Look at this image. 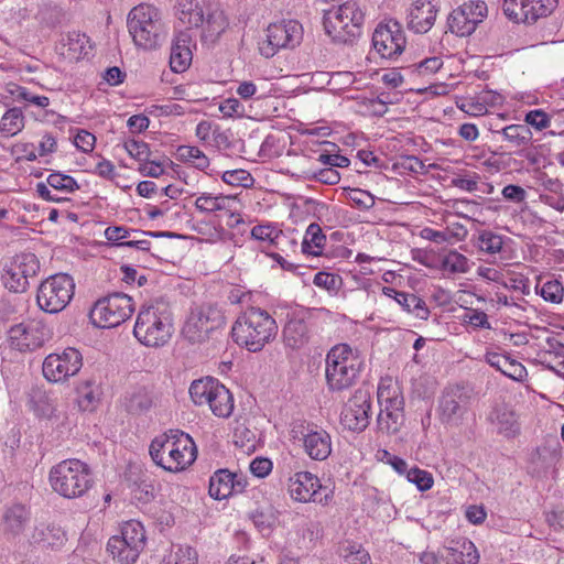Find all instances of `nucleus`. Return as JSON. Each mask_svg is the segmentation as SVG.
Here are the masks:
<instances>
[{
	"mask_svg": "<svg viewBox=\"0 0 564 564\" xmlns=\"http://www.w3.org/2000/svg\"><path fill=\"white\" fill-rule=\"evenodd\" d=\"M278 334L275 319L260 307H249L241 313L231 328L235 343L249 351L257 352Z\"/></svg>",
	"mask_w": 564,
	"mask_h": 564,
	"instance_id": "nucleus-1",
	"label": "nucleus"
},
{
	"mask_svg": "<svg viewBox=\"0 0 564 564\" xmlns=\"http://www.w3.org/2000/svg\"><path fill=\"white\" fill-rule=\"evenodd\" d=\"M149 453L158 466L176 473L195 462L197 449L188 434L171 430L151 442Z\"/></svg>",
	"mask_w": 564,
	"mask_h": 564,
	"instance_id": "nucleus-2",
	"label": "nucleus"
},
{
	"mask_svg": "<svg viewBox=\"0 0 564 564\" xmlns=\"http://www.w3.org/2000/svg\"><path fill=\"white\" fill-rule=\"evenodd\" d=\"M172 334V312L165 303L155 302L139 311L133 335L142 345L162 347L170 340Z\"/></svg>",
	"mask_w": 564,
	"mask_h": 564,
	"instance_id": "nucleus-3",
	"label": "nucleus"
},
{
	"mask_svg": "<svg viewBox=\"0 0 564 564\" xmlns=\"http://www.w3.org/2000/svg\"><path fill=\"white\" fill-rule=\"evenodd\" d=\"M325 377L330 391H344L352 387L360 376L364 359L347 344H338L326 355Z\"/></svg>",
	"mask_w": 564,
	"mask_h": 564,
	"instance_id": "nucleus-4",
	"label": "nucleus"
},
{
	"mask_svg": "<svg viewBox=\"0 0 564 564\" xmlns=\"http://www.w3.org/2000/svg\"><path fill=\"white\" fill-rule=\"evenodd\" d=\"M52 489L67 499L83 497L93 486L88 466L79 459H65L50 470Z\"/></svg>",
	"mask_w": 564,
	"mask_h": 564,
	"instance_id": "nucleus-5",
	"label": "nucleus"
},
{
	"mask_svg": "<svg viewBox=\"0 0 564 564\" xmlns=\"http://www.w3.org/2000/svg\"><path fill=\"white\" fill-rule=\"evenodd\" d=\"M365 14L356 1H346L337 8L325 11V32L334 42L349 44L361 34Z\"/></svg>",
	"mask_w": 564,
	"mask_h": 564,
	"instance_id": "nucleus-6",
	"label": "nucleus"
},
{
	"mask_svg": "<svg viewBox=\"0 0 564 564\" xmlns=\"http://www.w3.org/2000/svg\"><path fill=\"white\" fill-rule=\"evenodd\" d=\"M127 24L134 44L143 50H154L165 39L164 24L152 6L134 7L128 14Z\"/></svg>",
	"mask_w": 564,
	"mask_h": 564,
	"instance_id": "nucleus-7",
	"label": "nucleus"
},
{
	"mask_svg": "<svg viewBox=\"0 0 564 564\" xmlns=\"http://www.w3.org/2000/svg\"><path fill=\"white\" fill-rule=\"evenodd\" d=\"M145 545V532L138 521L122 524L119 535H113L107 543V551L120 564H134Z\"/></svg>",
	"mask_w": 564,
	"mask_h": 564,
	"instance_id": "nucleus-8",
	"label": "nucleus"
},
{
	"mask_svg": "<svg viewBox=\"0 0 564 564\" xmlns=\"http://www.w3.org/2000/svg\"><path fill=\"white\" fill-rule=\"evenodd\" d=\"M75 283L70 275L58 273L43 281L36 295L41 310L55 314L62 312L74 296Z\"/></svg>",
	"mask_w": 564,
	"mask_h": 564,
	"instance_id": "nucleus-9",
	"label": "nucleus"
},
{
	"mask_svg": "<svg viewBox=\"0 0 564 564\" xmlns=\"http://www.w3.org/2000/svg\"><path fill=\"white\" fill-rule=\"evenodd\" d=\"M132 299L124 293H112L99 299L90 311V319L99 328H112L126 322L133 312Z\"/></svg>",
	"mask_w": 564,
	"mask_h": 564,
	"instance_id": "nucleus-10",
	"label": "nucleus"
},
{
	"mask_svg": "<svg viewBox=\"0 0 564 564\" xmlns=\"http://www.w3.org/2000/svg\"><path fill=\"white\" fill-rule=\"evenodd\" d=\"M225 324L223 312L215 305L205 304L193 308L182 328L183 337L191 344H200Z\"/></svg>",
	"mask_w": 564,
	"mask_h": 564,
	"instance_id": "nucleus-11",
	"label": "nucleus"
},
{
	"mask_svg": "<svg viewBox=\"0 0 564 564\" xmlns=\"http://www.w3.org/2000/svg\"><path fill=\"white\" fill-rule=\"evenodd\" d=\"M303 36V28L295 20H283L267 28L265 39L260 42L259 51L265 58L273 57L280 50L294 48Z\"/></svg>",
	"mask_w": 564,
	"mask_h": 564,
	"instance_id": "nucleus-12",
	"label": "nucleus"
},
{
	"mask_svg": "<svg viewBox=\"0 0 564 564\" xmlns=\"http://www.w3.org/2000/svg\"><path fill=\"white\" fill-rule=\"evenodd\" d=\"M470 401L469 389L459 384L447 387L438 400L440 420L451 426L460 425L469 410Z\"/></svg>",
	"mask_w": 564,
	"mask_h": 564,
	"instance_id": "nucleus-13",
	"label": "nucleus"
},
{
	"mask_svg": "<svg viewBox=\"0 0 564 564\" xmlns=\"http://www.w3.org/2000/svg\"><path fill=\"white\" fill-rule=\"evenodd\" d=\"M83 366L82 354L72 347L50 354L43 361V376L51 382H63L78 373Z\"/></svg>",
	"mask_w": 564,
	"mask_h": 564,
	"instance_id": "nucleus-14",
	"label": "nucleus"
},
{
	"mask_svg": "<svg viewBox=\"0 0 564 564\" xmlns=\"http://www.w3.org/2000/svg\"><path fill=\"white\" fill-rule=\"evenodd\" d=\"M558 0H503L502 11L513 22L533 24L547 17L557 6Z\"/></svg>",
	"mask_w": 564,
	"mask_h": 564,
	"instance_id": "nucleus-15",
	"label": "nucleus"
},
{
	"mask_svg": "<svg viewBox=\"0 0 564 564\" xmlns=\"http://www.w3.org/2000/svg\"><path fill=\"white\" fill-rule=\"evenodd\" d=\"M292 437L303 442L305 453L315 460H324L332 453L329 434L316 425L304 422L295 423L291 430Z\"/></svg>",
	"mask_w": 564,
	"mask_h": 564,
	"instance_id": "nucleus-16",
	"label": "nucleus"
},
{
	"mask_svg": "<svg viewBox=\"0 0 564 564\" xmlns=\"http://www.w3.org/2000/svg\"><path fill=\"white\" fill-rule=\"evenodd\" d=\"M487 14L484 1L464 2L448 15L447 24L452 33L459 36L470 35Z\"/></svg>",
	"mask_w": 564,
	"mask_h": 564,
	"instance_id": "nucleus-17",
	"label": "nucleus"
},
{
	"mask_svg": "<svg viewBox=\"0 0 564 564\" xmlns=\"http://www.w3.org/2000/svg\"><path fill=\"white\" fill-rule=\"evenodd\" d=\"M405 36L398 21L380 23L372 34V45L383 58H394L405 47Z\"/></svg>",
	"mask_w": 564,
	"mask_h": 564,
	"instance_id": "nucleus-18",
	"label": "nucleus"
},
{
	"mask_svg": "<svg viewBox=\"0 0 564 564\" xmlns=\"http://www.w3.org/2000/svg\"><path fill=\"white\" fill-rule=\"evenodd\" d=\"M371 397L368 390L358 389L345 404L341 414V424L354 432H361L369 425V411Z\"/></svg>",
	"mask_w": 564,
	"mask_h": 564,
	"instance_id": "nucleus-19",
	"label": "nucleus"
},
{
	"mask_svg": "<svg viewBox=\"0 0 564 564\" xmlns=\"http://www.w3.org/2000/svg\"><path fill=\"white\" fill-rule=\"evenodd\" d=\"M10 346L19 351H31L43 346L47 332L39 322L29 321L13 325L8 333Z\"/></svg>",
	"mask_w": 564,
	"mask_h": 564,
	"instance_id": "nucleus-20",
	"label": "nucleus"
},
{
	"mask_svg": "<svg viewBox=\"0 0 564 564\" xmlns=\"http://www.w3.org/2000/svg\"><path fill=\"white\" fill-rule=\"evenodd\" d=\"M160 394L152 384L130 387L122 397V406L131 415H143L160 404Z\"/></svg>",
	"mask_w": 564,
	"mask_h": 564,
	"instance_id": "nucleus-21",
	"label": "nucleus"
},
{
	"mask_svg": "<svg viewBox=\"0 0 564 564\" xmlns=\"http://www.w3.org/2000/svg\"><path fill=\"white\" fill-rule=\"evenodd\" d=\"M321 488L319 479L308 471L296 473L289 479L290 496L299 502H323L322 498H317L318 489Z\"/></svg>",
	"mask_w": 564,
	"mask_h": 564,
	"instance_id": "nucleus-22",
	"label": "nucleus"
},
{
	"mask_svg": "<svg viewBox=\"0 0 564 564\" xmlns=\"http://www.w3.org/2000/svg\"><path fill=\"white\" fill-rule=\"evenodd\" d=\"M437 15L436 7L429 0H416L408 14V28L415 33H426L432 29Z\"/></svg>",
	"mask_w": 564,
	"mask_h": 564,
	"instance_id": "nucleus-23",
	"label": "nucleus"
},
{
	"mask_svg": "<svg viewBox=\"0 0 564 564\" xmlns=\"http://www.w3.org/2000/svg\"><path fill=\"white\" fill-rule=\"evenodd\" d=\"M383 294L393 299L403 311L414 315L416 318L426 321L430 316V310L423 299L414 293L398 291L393 288L384 286Z\"/></svg>",
	"mask_w": 564,
	"mask_h": 564,
	"instance_id": "nucleus-24",
	"label": "nucleus"
},
{
	"mask_svg": "<svg viewBox=\"0 0 564 564\" xmlns=\"http://www.w3.org/2000/svg\"><path fill=\"white\" fill-rule=\"evenodd\" d=\"M192 36L188 31L178 32L171 46L170 66L174 73H183L188 68L192 62V51L189 44Z\"/></svg>",
	"mask_w": 564,
	"mask_h": 564,
	"instance_id": "nucleus-25",
	"label": "nucleus"
},
{
	"mask_svg": "<svg viewBox=\"0 0 564 564\" xmlns=\"http://www.w3.org/2000/svg\"><path fill=\"white\" fill-rule=\"evenodd\" d=\"M445 551L446 564H477L479 560L476 546L466 538L451 541Z\"/></svg>",
	"mask_w": 564,
	"mask_h": 564,
	"instance_id": "nucleus-26",
	"label": "nucleus"
},
{
	"mask_svg": "<svg viewBox=\"0 0 564 564\" xmlns=\"http://www.w3.org/2000/svg\"><path fill=\"white\" fill-rule=\"evenodd\" d=\"M237 205H239L238 199L236 196L230 195L214 196L209 193H203L195 200V207L200 213L224 212L225 214H230L231 216H235L234 212Z\"/></svg>",
	"mask_w": 564,
	"mask_h": 564,
	"instance_id": "nucleus-27",
	"label": "nucleus"
},
{
	"mask_svg": "<svg viewBox=\"0 0 564 564\" xmlns=\"http://www.w3.org/2000/svg\"><path fill=\"white\" fill-rule=\"evenodd\" d=\"M485 360L491 367L516 381H523L528 376L525 367L521 362L511 359L509 356L498 352H487L485 355Z\"/></svg>",
	"mask_w": 564,
	"mask_h": 564,
	"instance_id": "nucleus-28",
	"label": "nucleus"
},
{
	"mask_svg": "<svg viewBox=\"0 0 564 564\" xmlns=\"http://www.w3.org/2000/svg\"><path fill=\"white\" fill-rule=\"evenodd\" d=\"M227 26L228 20L224 11L209 9L204 15V24L199 26L202 28V41L205 43H215Z\"/></svg>",
	"mask_w": 564,
	"mask_h": 564,
	"instance_id": "nucleus-29",
	"label": "nucleus"
},
{
	"mask_svg": "<svg viewBox=\"0 0 564 564\" xmlns=\"http://www.w3.org/2000/svg\"><path fill=\"white\" fill-rule=\"evenodd\" d=\"M283 340L288 347H303L310 338L308 326L303 317L292 316L283 327Z\"/></svg>",
	"mask_w": 564,
	"mask_h": 564,
	"instance_id": "nucleus-30",
	"label": "nucleus"
},
{
	"mask_svg": "<svg viewBox=\"0 0 564 564\" xmlns=\"http://www.w3.org/2000/svg\"><path fill=\"white\" fill-rule=\"evenodd\" d=\"M65 541V532L57 525L39 523L34 527L30 543L43 547L59 546Z\"/></svg>",
	"mask_w": 564,
	"mask_h": 564,
	"instance_id": "nucleus-31",
	"label": "nucleus"
},
{
	"mask_svg": "<svg viewBox=\"0 0 564 564\" xmlns=\"http://www.w3.org/2000/svg\"><path fill=\"white\" fill-rule=\"evenodd\" d=\"M221 383L212 377L194 380L189 387V395L196 405L207 404L210 408V401L217 393V388H221Z\"/></svg>",
	"mask_w": 564,
	"mask_h": 564,
	"instance_id": "nucleus-32",
	"label": "nucleus"
},
{
	"mask_svg": "<svg viewBox=\"0 0 564 564\" xmlns=\"http://www.w3.org/2000/svg\"><path fill=\"white\" fill-rule=\"evenodd\" d=\"M236 474L228 469H218L209 479V495L216 500H223L235 491L234 479Z\"/></svg>",
	"mask_w": 564,
	"mask_h": 564,
	"instance_id": "nucleus-33",
	"label": "nucleus"
},
{
	"mask_svg": "<svg viewBox=\"0 0 564 564\" xmlns=\"http://www.w3.org/2000/svg\"><path fill=\"white\" fill-rule=\"evenodd\" d=\"M176 15L183 25L193 29L204 24L205 11L196 0H180Z\"/></svg>",
	"mask_w": 564,
	"mask_h": 564,
	"instance_id": "nucleus-34",
	"label": "nucleus"
},
{
	"mask_svg": "<svg viewBox=\"0 0 564 564\" xmlns=\"http://www.w3.org/2000/svg\"><path fill=\"white\" fill-rule=\"evenodd\" d=\"M377 398L381 406L380 411L404 412V400L397 387L380 383Z\"/></svg>",
	"mask_w": 564,
	"mask_h": 564,
	"instance_id": "nucleus-35",
	"label": "nucleus"
},
{
	"mask_svg": "<svg viewBox=\"0 0 564 564\" xmlns=\"http://www.w3.org/2000/svg\"><path fill=\"white\" fill-rule=\"evenodd\" d=\"M326 243V236L323 234L318 224H311L304 235L302 241V251L310 256H319Z\"/></svg>",
	"mask_w": 564,
	"mask_h": 564,
	"instance_id": "nucleus-36",
	"label": "nucleus"
},
{
	"mask_svg": "<svg viewBox=\"0 0 564 564\" xmlns=\"http://www.w3.org/2000/svg\"><path fill=\"white\" fill-rule=\"evenodd\" d=\"M78 405L83 411H94L100 401V389L94 381H85L77 388Z\"/></svg>",
	"mask_w": 564,
	"mask_h": 564,
	"instance_id": "nucleus-37",
	"label": "nucleus"
},
{
	"mask_svg": "<svg viewBox=\"0 0 564 564\" xmlns=\"http://www.w3.org/2000/svg\"><path fill=\"white\" fill-rule=\"evenodd\" d=\"M217 391L210 401L209 409L218 417H229L234 411L232 394L224 384L221 388H217Z\"/></svg>",
	"mask_w": 564,
	"mask_h": 564,
	"instance_id": "nucleus-38",
	"label": "nucleus"
},
{
	"mask_svg": "<svg viewBox=\"0 0 564 564\" xmlns=\"http://www.w3.org/2000/svg\"><path fill=\"white\" fill-rule=\"evenodd\" d=\"M500 133L505 140L514 147H527L532 141V132L527 124H510L502 128Z\"/></svg>",
	"mask_w": 564,
	"mask_h": 564,
	"instance_id": "nucleus-39",
	"label": "nucleus"
},
{
	"mask_svg": "<svg viewBox=\"0 0 564 564\" xmlns=\"http://www.w3.org/2000/svg\"><path fill=\"white\" fill-rule=\"evenodd\" d=\"M24 128L23 111L13 107L4 112L0 121V132L13 137Z\"/></svg>",
	"mask_w": 564,
	"mask_h": 564,
	"instance_id": "nucleus-40",
	"label": "nucleus"
},
{
	"mask_svg": "<svg viewBox=\"0 0 564 564\" xmlns=\"http://www.w3.org/2000/svg\"><path fill=\"white\" fill-rule=\"evenodd\" d=\"M176 159L185 163H192L200 171L209 165V159L197 147L180 145L176 150Z\"/></svg>",
	"mask_w": 564,
	"mask_h": 564,
	"instance_id": "nucleus-41",
	"label": "nucleus"
},
{
	"mask_svg": "<svg viewBox=\"0 0 564 564\" xmlns=\"http://www.w3.org/2000/svg\"><path fill=\"white\" fill-rule=\"evenodd\" d=\"M4 286L12 292H24L29 286V278H26L20 269L9 263L2 274Z\"/></svg>",
	"mask_w": 564,
	"mask_h": 564,
	"instance_id": "nucleus-42",
	"label": "nucleus"
},
{
	"mask_svg": "<svg viewBox=\"0 0 564 564\" xmlns=\"http://www.w3.org/2000/svg\"><path fill=\"white\" fill-rule=\"evenodd\" d=\"M377 423L380 431L394 434L404 423V412L380 411Z\"/></svg>",
	"mask_w": 564,
	"mask_h": 564,
	"instance_id": "nucleus-43",
	"label": "nucleus"
},
{
	"mask_svg": "<svg viewBox=\"0 0 564 564\" xmlns=\"http://www.w3.org/2000/svg\"><path fill=\"white\" fill-rule=\"evenodd\" d=\"M495 421L499 433L507 437L514 436L519 432V426L513 412L507 409H500L495 412Z\"/></svg>",
	"mask_w": 564,
	"mask_h": 564,
	"instance_id": "nucleus-44",
	"label": "nucleus"
},
{
	"mask_svg": "<svg viewBox=\"0 0 564 564\" xmlns=\"http://www.w3.org/2000/svg\"><path fill=\"white\" fill-rule=\"evenodd\" d=\"M503 245L502 236L490 230H481L477 237V248L486 253L495 254L501 251Z\"/></svg>",
	"mask_w": 564,
	"mask_h": 564,
	"instance_id": "nucleus-45",
	"label": "nucleus"
},
{
	"mask_svg": "<svg viewBox=\"0 0 564 564\" xmlns=\"http://www.w3.org/2000/svg\"><path fill=\"white\" fill-rule=\"evenodd\" d=\"M6 525L14 534H19L24 529L29 520V513L22 506H14L9 509L4 516Z\"/></svg>",
	"mask_w": 564,
	"mask_h": 564,
	"instance_id": "nucleus-46",
	"label": "nucleus"
},
{
	"mask_svg": "<svg viewBox=\"0 0 564 564\" xmlns=\"http://www.w3.org/2000/svg\"><path fill=\"white\" fill-rule=\"evenodd\" d=\"M10 263L20 269L26 278H33L40 270V262L34 253L22 252L17 254Z\"/></svg>",
	"mask_w": 564,
	"mask_h": 564,
	"instance_id": "nucleus-47",
	"label": "nucleus"
},
{
	"mask_svg": "<svg viewBox=\"0 0 564 564\" xmlns=\"http://www.w3.org/2000/svg\"><path fill=\"white\" fill-rule=\"evenodd\" d=\"M251 237L256 240L269 242L270 246H278L283 237V231L272 225H257L251 229Z\"/></svg>",
	"mask_w": 564,
	"mask_h": 564,
	"instance_id": "nucleus-48",
	"label": "nucleus"
},
{
	"mask_svg": "<svg viewBox=\"0 0 564 564\" xmlns=\"http://www.w3.org/2000/svg\"><path fill=\"white\" fill-rule=\"evenodd\" d=\"M480 176L476 172L462 170L451 180V186L466 192H475L478 189Z\"/></svg>",
	"mask_w": 564,
	"mask_h": 564,
	"instance_id": "nucleus-49",
	"label": "nucleus"
},
{
	"mask_svg": "<svg viewBox=\"0 0 564 564\" xmlns=\"http://www.w3.org/2000/svg\"><path fill=\"white\" fill-rule=\"evenodd\" d=\"M46 181L48 186L66 194L74 193L75 191L79 189V185L77 184L76 180L70 175L55 172L50 174Z\"/></svg>",
	"mask_w": 564,
	"mask_h": 564,
	"instance_id": "nucleus-50",
	"label": "nucleus"
},
{
	"mask_svg": "<svg viewBox=\"0 0 564 564\" xmlns=\"http://www.w3.org/2000/svg\"><path fill=\"white\" fill-rule=\"evenodd\" d=\"M442 267L452 273H466L469 270L468 259L457 251H449L444 257Z\"/></svg>",
	"mask_w": 564,
	"mask_h": 564,
	"instance_id": "nucleus-51",
	"label": "nucleus"
},
{
	"mask_svg": "<svg viewBox=\"0 0 564 564\" xmlns=\"http://www.w3.org/2000/svg\"><path fill=\"white\" fill-rule=\"evenodd\" d=\"M540 294L546 302L558 304L563 301L564 286L557 280H549L542 284Z\"/></svg>",
	"mask_w": 564,
	"mask_h": 564,
	"instance_id": "nucleus-52",
	"label": "nucleus"
},
{
	"mask_svg": "<svg viewBox=\"0 0 564 564\" xmlns=\"http://www.w3.org/2000/svg\"><path fill=\"white\" fill-rule=\"evenodd\" d=\"M221 180L229 185L242 187H250L254 182L251 174L242 169L224 172Z\"/></svg>",
	"mask_w": 564,
	"mask_h": 564,
	"instance_id": "nucleus-53",
	"label": "nucleus"
},
{
	"mask_svg": "<svg viewBox=\"0 0 564 564\" xmlns=\"http://www.w3.org/2000/svg\"><path fill=\"white\" fill-rule=\"evenodd\" d=\"M347 198L351 204L361 210H368L375 205V197L367 191L360 188H349Z\"/></svg>",
	"mask_w": 564,
	"mask_h": 564,
	"instance_id": "nucleus-54",
	"label": "nucleus"
},
{
	"mask_svg": "<svg viewBox=\"0 0 564 564\" xmlns=\"http://www.w3.org/2000/svg\"><path fill=\"white\" fill-rule=\"evenodd\" d=\"M341 556L349 564H370L369 553L358 544H349L343 549Z\"/></svg>",
	"mask_w": 564,
	"mask_h": 564,
	"instance_id": "nucleus-55",
	"label": "nucleus"
},
{
	"mask_svg": "<svg viewBox=\"0 0 564 564\" xmlns=\"http://www.w3.org/2000/svg\"><path fill=\"white\" fill-rule=\"evenodd\" d=\"M123 147L126 151L129 153V155L139 161L140 163H149L151 151L148 143L131 139L126 141Z\"/></svg>",
	"mask_w": 564,
	"mask_h": 564,
	"instance_id": "nucleus-56",
	"label": "nucleus"
},
{
	"mask_svg": "<svg viewBox=\"0 0 564 564\" xmlns=\"http://www.w3.org/2000/svg\"><path fill=\"white\" fill-rule=\"evenodd\" d=\"M406 478L410 482L415 484L420 491H426L433 486V477L430 473L417 467L409 469Z\"/></svg>",
	"mask_w": 564,
	"mask_h": 564,
	"instance_id": "nucleus-57",
	"label": "nucleus"
},
{
	"mask_svg": "<svg viewBox=\"0 0 564 564\" xmlns=\"http://www.w3.org/2000/svg\"><path fill=\"white\" fill-rule=\"evenodd\" d=\"M313 283L328 292H337L340 288L341 280L336 274L319 271L315 274Z\"/></svg>",
	"mask_w": 564,
	"mask_h": 564,
	"instance_id": "nucleus-58",
	"label": "nucleus"
},
{
	"mask_svg": "<svg viewBox=\"0 0 564 564\" xmlns=\"http://www.w3.org/2000/svg\"><path fill=\"white\" fill-rule=\"evenodd\" d=\"M251 519L261 532L270 530L275 521L272 509H257L252 512Z\"/></svg>",
	"mask_w": 564,
	"mask_h": 564,
	"instance_id": "nucleus-59",
	"label": "nucleus"
},
{
	"mask_svg": "<svg viewBox=\"0 0 564 564\" xmlns=\"http://www.w3.org/2000/svg\"><path fill=\"white\" fill-rule=\"evenodd\" d=\"M18 100H25L41 108H46L50 105V99L46 96H36L31 94L25 87L17 86L11 90Z\"/></svg>",
	"mask_w": 564,
	"mask_h": 564,
	"instance_id": "nucleus-60",
	"label": "nucleus"
},
{
	"mask_svg": "<svg viewBox=\"0 0 564 564\" xmlns=\"http://www.w3.org/2000/svg\"><path fill=\"white\" fill-rule=\"evenodd\" d=\"M527 126L530 124L538 130H543L550 126V118L541 109L531 110L525 115Z\"/></svg>",
	"mask_w": 564,
	"mask_h": 564,
	"instance_id": "nucleus-61",
	"label": "nucleus"
},
{
	"mask_svg": "<svg viewBox=\"0 0 564 564\" xmlns=\"http://www.w3.org/2000/svg\"><path fill=\"white\" fill-rule=\"evenodd\" d=\"M129 235H133V232H130V228L123 226H110L105 230L106 239L117 246L127 240Z\"/></svg>",
	"mask_w": 564,
	"mask_h": 564,
	"instance_id": "nucleus-62",
	"label": "nucleus"
},
{
	"mask_svg": "<svg viewBox=\"0 0 564 564\" xmlns=\"http://www.w3.org/2000/svg\"><path fill=\"white\" fill-rule=\"evenodd\" d=\"M272 470V462L269 458L257 457L250 463V471L259 477L263 478Z\"/></svg>",
	"mask_w": 564,
	"mask_h": 564,
	"instance_id": "nucleus-63",
	"label": "nucleus"
},
{
	"mask_svg": "<svg viewBox=\"0 0 564 564\" xmlns=\"http://www.w3.org/2000/svg\"><path fill=\"white\" fill-rule=\"evenodd\" d=\"M175 564H196L197 552L191 546H180L174 555Z\"/></svg>",
	"mask_w": 564,
	"mask_h": 564,
	"instance_id": "nucleus-64",
	"label": "nucleus"
}]
</instances>
